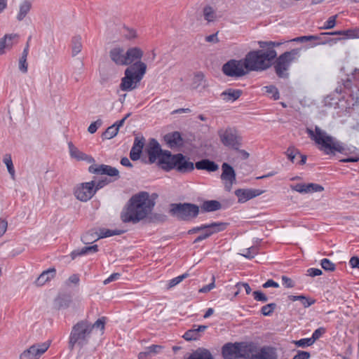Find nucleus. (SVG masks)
<instances>
[{
  "instance_id": "f257e3e1",
  "label": "nucleus",
  "mask_w": 359,
  "mask_h": 359,
  "mask_svg": "<svg viewBox=\"0 0 359 359\" xmlns=\"http://www.w3.org/2000/svg\"><path fill=\"white\" fill-rule=\"evenodd\" d=\"M155 202L150 198L149 193L142 191L134 195L129 200L127 206L121 214V220L124 223L136 224L149 215Z\"/></svg>"
},
{
  "instance_id": "f03ea898",
  "label": "nucleus",
  "mask_w": 359,
  "mask_h": 359,
  "mask_svg": "<svg viewBox=\"0 0 359 359\" xmlns=\"http://www.w3.org/2000/svg\"><path fill=\"white\" fill-rule=\"evenodd\" d=\"M306 133L309 137L315 142L319 150L327 155H334L336 152L347 154L353 152L355 149V147H347L317 126H315L314 130L306 128Z\"/></svg>"
},
{
  "instance_id": "7ed1b4c3",
  "label": "nucleus",
  "mask_w": 359,
  "mask_h": 359,
  "mask_svg": "<svg viewBox=\"0 0 359 359\" xmlns=\"http://www.w3.org/2000/svg\"><path fill=\"white\" fill-rule=\"evenodd\" d=\"M158 165L165 171L175 170L177 172L185 174L194 170V163L190 158L182 154H172L170 151L165 152L158 161Z\"/></svg>"
},
{
  "instance_id": "20e7f679",
  "label": "nucleus",
  "mask_w": 359,
  "mask_h": 359,
  "mask_svg": "<svg viewBox=\"0 0 359 359\" xmlns=\"http://www.w3.org/2000/svg\"><path fill=\"white\" fill-rule=\"evenodd\" d=\"M277 56L276 50H257L250 51L245 57V68L248 72L268 69Z\"/></svg>"
},
{
  "instance_id": "39448f33",
  "label": "nucleus",
  "mask_w": 359,
  "mask_h": 359,
  "mask_svg": "<svg viewBox=\"0 0 359 359\" xmlns=\"http://www.w3.org/2000/svg\"><path fill=\"white\" fill-rule=\"evenodd\" d=\"M92 334V326L90 322L82 320L77 322L72 327L68 346L70 350L79 348L81 351L84 346L88 344Z\"/></svg>"
},
{
  "instance_id": "423d86ee",
  "label": "nucleus",
  "mask_w": 359,
  "mask_h": 359,
  "mask_svg": "<svg viewBox=\"0 0 359 359\" xmlns=\"http://www.w3.org/2000/svg\"><path fill=\"white\" fill-rule=\"evenodd\" d=\"M147 72V65L139 61L125 70V76L121 79L120 88L123 91H130L137 87Z\"/></svg>"
},
{
  "instance_id": "0eeeda50",
  "label": "nucleus",
  "mask_w": 359,
  "mask_h": 359,
  "mask_svg": "<svg viewBox=\"0 0 359 359\" xmlns=\"http://www.w3.org/2000/svg\"><path fill=\"white\" fill-rule=\"evenodd\" d=\"M300 49L294 48L290 51H286L276 58L274 63L276 74L280 78H287V71L292 62L297 60L299 57Z\"/></svg>"
},
{
  "instance_id": "6e6552de",
  "label": "nucleus",
  "mask_w": 359,
  "mask_h": 359,
  "mask_svg": "<svg viewBox=\"0 0 359 359\" xmlns=\"http://www.w3.org/2000/svg\"><path fill=\"white\" fill-rule=\"evenodd\" d=\"M170 213L180 220L188 221L198 216L199 207L189 203H172L170 205Z\"/></svg>"
},
{
  "instance_id": "1a4fd4ad",
  "label": "nucleus",
  "mask_w": 359,
  "mask_h": 359,
  "mask_svg": "<svg viewBox=\"0 0 359 359\" xmlns=\"http://www.w3.org/2000/svg\"><path fill=\"white\" fill-rule=\"evenodd\" d=\"M218 136L222 144L226 147L238 150L242 145V137L234 128L227 127L219 130Z\"/></svg>"
},
{
  "instance_id": "9d476101",
  "label": "nucleus",
  "mask_w": 359,
  "mask_h": 359,
  "mask_svg": "<svg viewBox=\"0 0 359 359\" xmlns=\"http://www.w3.org/2000/svg\"><path fill=\"white\" fill-rule=\"evenodd\" d=\"M222 71L225 75L231 77H240L248 72L245 68L244 59L229 60L223 65Z\"/></svg>"
},
{
  "instance_id": "9b49d317",
  "label": "nucleus",
  "mask_w": 359,
  "mask_h": 359,
  "mask_svg": "<svg viewBox=\"0 0 359 359\" xmlns=\"http://www.w3.org/2000/svg\"><path fill=\"white\" fill-rule=\"evenodd\" d=\"M95 182H83L76 185L74 190L75 197L83 202L90 200L95 194Z\"/></svg>"
},
{
  "instance_id": "f8f14e48",
  "label": "nucleus",
  "mask_w": 359,
  "mask_h": 359,
  "mask_svg": "<svg viewBox=\"0 0 359 359\" xmlns=\"http://www.w3.org/2000/svg\"><path fill=\"white\" fill-rule=\"evenodd\" d=\"M49 346V342L34 344L20 354V359H39Z\"/></svg>"
},
{
  "instance_id": "ddd939ff",
  "label": "nucleus",
  "mask_w": 359,
  "mask_h": 359,
  "mask_svg": "<svg viewBox=\"0 0 359 359\" xmlns=\"http://www.w3.org/2000/svg\"><path fill=\"white\" fill-rule=\"evenodd\" d=\"M221 180H222L224 188L230 191L233 184L236 182V175L233 168L227 163H223L222 165Z\"/></svg>"
},
{
  "instance_id": "4468645a",
  "label": "nucleus",
  "mask_w": 359,
  "mask_h": 359,
  "mask_svg": "<svg viewBox=\"0 0 359 359\" xmlns=\"http://www.w3.org/2000/svg\"><path fill=\"white\" fill-rule=\"evenodd\" d=\"M205 229L201 235H199L194 241V243L201 242L205 239H207L212 234L224 231L227 224L224 222H212L209 224H203Z\"/></svg>"
},
{
  "instance_id": "2eb2a0df",
  "label": "nucleus",
  "mask_w": 359,
  "mask_h": 359,
  "mask_svg": "<svg viewBox=\"0 0 359 359\" xmlns=\"http://www.w3.org/2000/svg\"><path fill=\"white\" fill-rule=\"evenodd\" d=\"M149 156V161L151 163L156 162L168 151L163 152L159 143L155 139H151L147 149Z\"/></svg>"
},
{
  "instance_id": "dca6fc26",
  "label": "nucleus",
  "mask_w": 359,
  "mask_h": 359,
  "mask_svg": "<svg viewBox=\"0 0 359 359\" xmlns=\"http://www.w3.org/2000/svg\"><path fill=\"white\" fill-rule=\"evenodd\" d=\"M262 192V191L259 189H238L235 191V195L238 197V202L243 203L256 196L261 195Z\"/></svg>"
},
{
  "instance_id": "f3484780",
  "label": "nucleus",
  "mask_w": 359,
  "mask_h": 359,
  "mask_svg": "<svg viewBox=\"0 0 359 359\" xmlns=\"http://www.w3.org/2000/svg\"><path fill=\"white\" fill-rule=\"evenodd\" d=\"M109 57L116 65L126 66V51L121 47L112 48L109 53Z\"/></svg>"
},
{
  "instance_id": "a211bd4d",
  "label": "nucleus",
  "mask_w": 359,
  "mask_h": 359,
  "mask_svg": "<svg viewBox=\"0 0 359 359\" xmlns=\"http://www.w3.org/2000/svg\"><path fill=\"white\" fill-rule=\"evenodd\" d=\"M143 51L138 47L128 48L126 51V65H132L137 62L141 61L143 56Z\"/></svg>"
},
{
  "instance_id": "6ab92c4d",
  "label": "nucleus",
  "mask_w": 359,
  "mask_h": 359,
  "mask_svg": "<svg viewBox=\"0 0 359 359\" xmlns=\"http://www.w3.org/2000/svg\"><path fill=\"white\" fill-rule=\"evenodd\" d=\"M144 145V138L136 137L133 145L130 151V158L133 161H137L140 158L142 149Z\"/></svg>"
},
{
  "instance_id": "aec40b11",
  "label": "nucleus",
  "mask_w": 359,
  "mask_h": 359,
  "mask_svg": "<svg viewBox=\"0 0 359 359\" xmlns=\"http://www.w3.org/2000/svg\"><path fill=\"white\" fill-rule=\"evenodd\" d=\"M222 355L225 359L239 358L238 343L227 344L222 348Z\"/></svg>"
},
{
  "instance_id": "412c9836",
  "label": "nucleus",
  "mask_w": 359,
  "mask_h": 359,
  "mask_svg": "<svg viewBox=\"0 0 359 359\" xmlns=\"http://www.w3.org/2000/svg\"><path fill=\"white\" fill-rule=\"evenodd\" d=\"M69 154L72 158L76 159L77 161H86L88 163H94L95 159L85 153L79 150L72 142L68 144Z\"/></svg>"
},
{
  "instance_id": "4be33fe9",
  "label": "nucleus",
  "mask_w": 359,
  "mask_h": 359,
  "mask_svg": "<svg viewBox=\"0 0 359 359\" xmlns=\"http://www.w3.org/2000/svg\"><path fill=\"white\" fill-rule=\"evenodd\" d=\"M239 347V358H243L245 359L252 358L255 359L254 354L255 347L251 344L238 343Z\"/></svg>"
},
{
  "instance_id": "5701e85b",
  "label": "nucleus",
  "mask_w": 359,
  "mask_h": 359,
  "mask_svg": "<svg viewBox=\"0 0 359 359\" xmlns=\"http://www.w3.org/2000/svg\"><path fill=\"white\" fill-rule=\"evenodd\" d=\"M206 325H196L187 330L183 335V338L187 341L197 340L199 339L201 332H204L207 329Z\"/></svg>"
},
{
  "instance_id": "b1692460",
  "label": "nucleus",
  "mask_w": 359,
  "mask_h": 359,
  "mask_svg": "<svg viewBox=\"0 0 359 359\" xmlns=\"http://www.w3.org/2000/svg\"><path fill=\"white\" fill-rule=\"evenodd\" d=\"M55 275L56 269L54 267L43 271L35 280V284L37 286H42L46 283L52 280Z\"/></svg>"
},
{
  "instance_id": "393cba45",
  "label": "nucleus",
  "mask_w": 359,
  "mask_h": 359,
  "mask_svg": "<svg viewBox=\"0 0 359 359\" xmlns=\"http://www.w3.org/2000/svg\"><path fill=\"white\" fill-rule=\"evenodd\" d=\"M242 94V90L239 89L228 88L223 91L220 96L222 99L226 102H233L238 100Z\"/></svg>"
},
{
  "instance_id": "a878e982",
  "label": "nucleus",
  "mask_w": 359,
  "mask_h": 359,
  "mask_svg": "<svg viewBox=\"0 0 359 359\" xmlns=\"http://www.w3.org/2000/svg\"><path fill=\"white\" fill-rule=\"evenodd\" d=\"M198 170H205L208 172H215L218 170L219 166L214 161L209 159H203L196 163L194 168Z\"/></svg>"
},
{
  "instance_id": "bb28decb",
  "label": "nucleus",
  "mask_w": 359,
  "mask_h": 359,
  "mask_svg": "<svg viewBox=\"0 0 359 359\" xmlns=\"http://www.w3.org/2000/svg\"><path fill=\"white\" fill-rule=\"evenodd\" d=\"M162 350V346L151 345L146 348L145 351L139 353L138 359H149V358L159 353Z\"/></svg>"
},
{
  "instance_id": "cd10ccee",
  "label": "nucleus",
  "mask_w": 359,
  "mask_h": 359,
  "mask_svg": "<svg viewBox=\"0 0 359 359\" xmlns=\"http://www.w3.org/2000/svg\"><path fill=\"white\" fill-rule=\"evenodd\" d=\"M187 359H214V358L208 349L198 348L193 351Z\"/></svg>"
},
{
  "instance_id": "c85d7f7f",
  "label": "nucleus",
  "mask_w": 359,
  "mask_h": 359,
  "mask_svg": "<svg viewBox=\"0 0 359 359\" xmlns=\"http://www.w3.org/2000/svg\"><path fill=\"white\" fill-rule=\"evenodd\" d=\"M32 2L28 0L22 1L19 5V11L17 14L16 18L18 21H22L25 19L27 15L29 13L32 8Z\"/></svg>"
},
{
  "instance_id": "c756f323",
  "label": "nucleus",
  "mask_w": 359,
  "mask_h": 359,
  "mask_svg": "<svg viewBox=\"0 0 359 359\" xmlns=\"http://www.w3.org/2000/svg\"><path fill=\"white\" fill-rule=\"evenodd\" d=\"M255 359H277L275 351L269 347L262 348L258 353L255 354Z\"/></svg>"
},
{
  "instance_id": "7c9ffc66",
  "label": "nucleus",
  "mask_w": 359,
  "mask_h": 359,
  "mask_svg": "<svg viewBox=\"0 0 359 359\" xmlns=\"http://www.w3.org/2000/svg\"><path fill=\"white\" fill-rule=\"evenodd\" d=\"M164 139L170 147L180 144V142L182 141L181 135L179 132L168 133L165 135Z\"/></svg>"
},
{
  "instance_id": "2f4dec72",
  "label": "nucleus",
  "mask_w": 359,
  "mask_h": 359,
  "mask_svg": "<svg viewBox=\"0 0 359 359\" xmlns=\"http://www.w3.org/2000/svg\"><path fill=\"white\" fill-rule=\"evenodd\" d=\"M221 203L215 200L204 201L201 205V208L205 212H212L218 210L221 208Z\"/></svg>"
},
{
  "instance_id": "473e14b6",
  "label": "nucleus",
  "mask_w": 359,
  "mask_h": 359,
  "mask_svg": "<svg viewBox=\"0 0 359 359\" xmlns=\"http://www.w3.org/2000/svg\"><path fill=\"white\" fill-rule=\"evenodd\" d=\"M82 50L81 37L75 36L72 41V55L73 57L77 55Z\"/></svg>"
},
{
  "instance_id": "72a5a7b5",
  "label": "nucleus",
  "mask_w": 359,
  "mask_h": 359,
  "mask_svg": "<svg viewBox=\"0 0 359 359\" xmlns=\"http://www.w3.org/2000/svg\"><path fill=\"white\" fill-rule=\"evenodd\" d=\"M285 41H258V44L259 47L262 49H264L265 50H275L274 48L278 47L283 43H285Z\"/></svg>"
},
{
  "instance_id": "f704fd0d",
  "label": "nucleus",
  "mask_w": 359,
  "mask_h": 359,
  "mask_svg": "<svg viewBox=\"0 0 359 359\" xmlns=\"http://www.w3.org/2000/svg\"><path fill=\"white\" fill-rule=\"evenodd\" d=\"M18 36L15 34H6L4 39H0V55L3 53L4 48L6 46H10L12 45L9 41L12 39H17Z\"/></svg>"
},
{
  "instance_id": "c9c22d12",
  "label": "nucleus",
  "mask_w": 359,
  "mask_h": 359,
  "mask_svg": "<svg viewBox=\"0 0 359 359\" xmlns=\"http://www.w3.org/2000/svg\"><path fill=\"white\" fill-rule=\"evenodd\" d=\"M107 165L93 164L88 168V171L95 175H107Z\"/></svg>"
},
{
  "instance_id": "e433bc0d",
  "label": "nucleus",
  "mask_w": 359,
  "mask_h": 359,
  "mask_svg": "<svg viewBox=\"0 0 359 359\" xmlns=\"http://www.w3.org/2000/svg\"><path fill=\"white\" fill-rule=\"evenodd\" d=\"M204 19L208 22H211L215 20L217 16L215 10L210 6H205L203 8Z\"/></svg>"
},
{
  "instance_id": "4c0bfd02",
  "label": "nucleus",
  "mask_w": 359,
  "mask_h": 359,
  "mask_svg": "<svg viewBox=\"0 0 359 359\" xmlns=\"http://www.w3.org/2000/svg\"><path fill=\"white\" fill-rule=\"evenodd\" d=\"M123 231L121 230H111L107 229H100L99 230L98 238L110 237L116 235H121Z\"/></svg>"
},
{
  "instance_id": "58836bf2",
  "label": "nucleus",
  "mask_w": 359,
  "mask_h": 359,
  "mask_svg": "<svg viewBox=\"0 0 359 359\" xmlns=\"http://www.w3.org/2000/svg\"><path fill=\"white\" fill-rule=\"evenodd\" d=\"M3 162L6 165V168L8 169V171L9 174L11 175L12 179L15 178V169L13 164L12 158L10 154H6L4 156Z\"/></svg>"
},
{
  "instance_id": "ea45409f",
  "label": "nucleus",
  "mask_w": 359,
  "mask_h": 359,
  "mask_svg": "<svg viewBox=\"0 0 359 359\" xmlns=\"http://www.w3.org/2000/svg\"><path fill=\"white\" fill-rule=\"evenodd\" d=\"M118 132V128L112 125L107 128L102 133V137L103 140H110L114 137Z\"/></svg>"
},
{
  "instance_id": "a19ab883",
  "label": "nucleus",
  "mask_w": 359,
  "mask_h": 359,
  "mask_svg": "<svg viewBox=\"0 0 359 359\" xmlns=\"http://www.w3.org/2000/svg\"><path fill=\"white\" fill-rule=\"evenodd\" d=\"M322 35H309V36H302L296 37L294 39H292L290 40V41H295V42H306V41H319L321 40Z\"/></svg>"
},
{
  "instance_id": "79ce46f5",
  "label": "nucleus",
  "mask_w": 359,
  "mask_h": 359,
  "mask_svg": "<svg viewBox=\"0 0 359 359\" xmlns=\"http://www.w3.org/2000/svg\"><path fill=\"white\" fill-rule=\"evenodd\" d=\"M88 253H93L90 246L83 247L81 249L75 250L72 252L70 256L72 259H74L78 256H81Z\"/></svg>"
},
{
  "instance_id": "37998d69",
  "label": "nucleus",
  "mask_w": 359,
  "mask_h": 359,
  "mask_svg": "<svg viewBox=\"0 0 359 359\" xmlns=\"http://www.w3.org/2000/svg\"><path fill=\"white\" fill-rule=\"evenodd\" d=\"M324 190V187L318 184L309 183L306 184L305 194L320 192Z\"/></svg>"
},
{
  "instance_id": "c03bdc74",
  "label": "nucleus",
  "mask_w": 359,
  "mask_h": 359,
  "mask_svg": "<svg viewBox=\"0 0 359 359\" xmlns=\"http://www.w3.org/2000/svg\"><path fill=\"white\" fill-rule=\"evenodd\" d=\"M205 81L204 79V75L202 73H198L194 76L193 81V86L197 88L200 86L205 87Z\"/></svg>"
},
{
  "instance_id": "a18cd8bd",
  "label": "nucleus",
  "mask_w": 359,
  "mask_h": 359,
  "mask_svg": "<svg viewBox=\"0 0 359 359\" xmlns=\"http://www.w3.org/2000/svg\"><path fill=\"white\" fill-rule=\"evenodd\" d=\"M258 253V248L257 246H251L245 250L241 255L248 259H252Z\"/></svg>"
},
{
  "instance_id": "49530a36",
  "label": "nucleus",
  "mask_w": 359,
  "mask_h": 359,
  "mask_svg": "<svg viewBox=\"0 0 359 359\" xmlns=\"http://www.w3.org/2000/svg\"><path fill=\"white\" fill-rule=\"evenodd\" d=\"M344 36L346 39H358L359 28L344 30Z\"/></svg>"
},
{
  "instance_id": "de8ad7c7",
  "label": "nucleus",
  "mask_w": 359,
  "mask_h": 359,
  "mask_svg": "<svg viewBox=\"0 0 359 359\" xmlns=\"http://www.w3.org/2000/svg\"><path fill=\"white\" fill-rule=\"evenodd\" d=\"M320 265L325 271H333L335 269V264L327 258H324L321 260Z\"/></svg>"
},
{
  "instance_id": "09e8293b",
  "label": "nucleus",
  "mask_w": 359,
  "mask_h": 359,
  "mask_svg": "<svg viewBox=\"0 0 359 359\" xmlns=\"http://www.w3.org/2000/svg\"><path fill=\"white\" fill-rule=\"evenodd\" d=\"M189 276V274L187 273H185L182 275H180L177 277H175L172 279H171L168 285V288H171L179 284L180 282H182L184 278H187Z\"/></svg>"
},
{
  "instance_id": "8fccbe9b",
  "label": "nucleus",
  "mask_w": 359,
  "mask_h": 359,
  "mask_svg": "<svg viewBox=\"0 0 359 359\" xmlns=\"http://www.w3.org/2000/svg\"><path fill=\"white\" fill-rule=\"evenodd\" d=\"M276 308V304L275 303L268 304L262 306L261 312L264 316H271Z\"/></svg>"
},
{
  "instance_id": "3c124183",
  "label": "nucleus",
  "mask_w": 359,
  "mask_h": 359,
  "mask_svg": "<svg viewBox=\"0 0 359 359\" xmlns=\"http://www.w3.org/2000/svg\"><path fill=\"white\" fill-rule=\"evenodd\" d=\"M337 18V15H332L328 18V20L325 22L324 25L320 27L322 29H330L334 27L336 25V20Z\"/></svg>"
},
{
  "instance_id": "603ef678",
  "label": "nucleus",
  "mask_w": 359,
  "mask_h": 359,
  "mask_svg": "<svg viewBox=\"0 0 359 359\" xmlns=\"http://www.w3.org/2000/svg\"><path fill=\"white\" fill-rule=\"evenodd\" d=\"M264 88L266 89V92L271 95V97L276 100L278 99H279V92L277 89V88H276L275 86H265Z\"/></svg>"
},
{
  "instance_id": "864d4df0",
  "label": "nucleus",
  "mask_w": 359,
  "mask_h": 359,
  "mask_svg": "<svg viewBox=\"0 0 359 359\" xmlns=\"http://www.w3.org/2000/svg\"><path fill=\"white\" fill-rule=\"evenodd\" d=\"M304 308H309L310 306L316 303V299L302 295L299 300Z\"/></svg>"
},
{
  "instance_id": "5fc2aeb1",
  "label": "nucleus",
  "mask_w": 359,
  "mask_h": 359,
  "mask_svg": "<svg viewBox=\"0 0 359 359\" xmlns=\"http://www.w3.org/2000/svg\"><path fill=\"white\" fill-rule=\"evenodd\" d=\"M102 121L100 118L91 123L88 128V133H90V134L95 133L97 131V130L102 126Z\"/></svg>"
},
{
  "instance_id": "6e6d98bb",
  "label": "nucleus",
  "mask_w": 359,
  "mask_h": 359,
  "mask_svg": "<svg viewBox=\"0 0 359 359\" xmlns=\"http://www.w3.org/2000/svg\"><path fill=\"white\" fill-rule=\"evenodd\" d=\"M294 344L299 347H306L311 346L314 343L313 342L311 338H305L298 341H295Z\"/></svg>"
},
{
  "instance_id": "4d7b16f0",
  "label": "nucleus",
  "mask_w": 359,
  "mask_h": 359,
  "mask_svg": "<svg viewBox=\"0 0 359 359\" xmlns=\"http://www.w3.org/2000/svg\"><path fill=\"white\" fill-rule=\"evenodd\" d=\"M297 154H299V151L295 149L294 147H290L287 151H286V155L287 156V158L292 161V162H294V159L296 156Z\"/></svg>"
},
{
  "instance_id": "13d9d810",
  "label": "nucleus",
  "mask_w": 359,
  "mask_h": 359,
  "mask_svg": "<svg viewBox=\"0 0 359 359\" xmlns=\"http://www.w3.org/2000/svg\"><path fill=\"white\" fill-rule=\"evenodd\" d=\"M325 332V329L324 327H319L318 328L317 330H316L313 334H312V337H311V340L313 341V342L314 343L316 340H318L320 337H322V335Z\"/></svg>"
},
{
  "instance_id": "bf43d9fd",
  "label": "nucleus",
  "mask_w": 359,
  "mask_h": 359,
  "mask_svg": "<svg viewBox=\"0 0 359 359\" xmlns=\"http://www.w3.org/2000/svg\"><path fill=\"white\" fill-rule=\"evenodd\" d=\"M254 299L258 302H266L268 301V297L265 294L260 291H255L253 292Z\"/></svg>"
},
{
  "instance_id": "052dcab7",
  "label": "nucleus",
  "mask_w": 359,
  "mask_h": 359,
  "mask_svg": "<svg viewBox=\"0 0 359 359\" xmlns=\"http://www.w3.org/2000/svg\"><path fill=\"white\" fill-rule=\"evenodd\" d=\"M90 325L92 326V331L94 328H97L103 331L104 329V320L103 318H99L94 323H90Z\"/></svg>"
},
{
  "instance_id": "680f3d73",
  "label": "nucleus",
  "mask_w": 359,
  "mask_h": 359,
  "mask_svg": "<svg viewBox=\"0 0 359 359\" xmlns=\"http://www.w3.org/2000/svg\"><path fill=\"white\" fill-rule=\"evenodd\" d=\"M18 68L20 71L24 74L27 72L28 65L27 62V60L24 58H20L18 62Z\"/></svg>"
},
{
  "instance_id": "e2e57ef3",
  "label": "nucleus",
  "mask_w": 359,
  "mask_h": 359,
  "mask_svg": "<svg viewBox=\"0 0 359 359\" xmlns=\"http://www.w3.org/2000/svg\"><path fill=\"white\" fill-rule=\"evenodd\" d=\"M281 280L283 285L287 288H292L294 286V281L285 276L281 277Z\"/></svg>"
},
{
  "instance_id": "0e129e2a",
  "label": "nucleus",
  "mask_w": 359,
  "mask_h": 359,
  "mask_svg": "<svg viewBox=\"0 0 359 359\" xmlns=\"http://www.w3.org/2000/svg\"><path fill=\"white\" fill-rule=\"evenodd\" d=\"M311 355L307 351H298L297 353L293 357L292 359H309Z\"/></svg>"
},
{
  "instance_id": "69168bd1",
  "label": "nucleus",
  "mask_w": 359,
  "mask_h": 359,
  "mask_svg": "<svg viewBox=\"0 0 359 359\" xmlns=\"http://www.w3.org/2000/svg\"><path fill=\"white\" fill-rule=\"evenodd\" d=\"M307 276H309L311 277H315L318 276L322 274V271L319 269L316 268H310L307 270Z\"/></svg>"
},
{
  "instance_id": "338daca9",
  "label": "nucleus",
  "mask_w": 359,
  "mask_h": 359,
  "mask_svg": "<svg viewBox=\"0 0 359 359\" xmlns=\"http://www.w3.org/2000/svg\"><path fill=\"white\" fill-rule=\"evenodd\" d=\"M107 175H109L110 177H118L119 172L118 170L114 167H111L110 165H107Z\"/></svg>"
},
{
  "instance_id": "774afa93",
  "label": "nucleus",
  "mask_w": 359,
  "mask_h": 359,
  "mask_svg": "<svg viewBox=\"0 0 359 359\" xmlns=\"http://www.w3.org/2000/svg\"><path fill=\"white\" fill-rule=\"evenodd\" d=\"M124 36L127 39L131 40L136 38L137 34L134 29L127 28L124 33Z\"/></svg>"
}]
</instances>
